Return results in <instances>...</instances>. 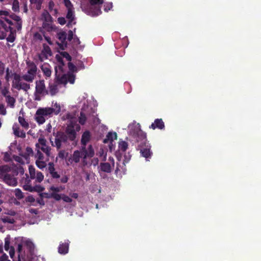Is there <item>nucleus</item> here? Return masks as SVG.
Returning <instances> with one entry per match:
<instances>
[{
  "instance_id": "nucleus-16",
  "label": "nucleus",
  "mask_w": 261,
  "mask_h": 261,
  "mask_svg": "<svg viewBox=\"0 0 261 261\" xmlns=\"http://www.w3.org/2000/svg\"><path fill=\"white\" fill-rule=\"evenodd\" d=\"M41 70L44 75L46 77H50L51 74L50 66L47 63H44L41 66Z\"/></svg>"
},
{
  "instance_id": "nucleus-44",
  "label": "nucleus",
  "mask_w": 261,
  "mask_h": 261,
  "mask_svg": "<svg viewBox=\"0 0 261 261\" xmlns=\"http://www.w3.org/2000/svg\"><path fill=\"white\" fill-rule=\"evenodd\" d=\"M7 114L5 106L3 103H0V114L5 115Z\"/></svg>"
},
{
  "instance_id": "nucleus-55",
  "label": "nucleus",
  "mask_w": 261,
  "mask_h": 261,
  "mask_svg": "<svg viewBox=\"0 0 261 261\" xmlns=\"http://www.w3.org/2000/svg\"><path fill=\"white\" fill-rule=\"evenodd\" d=\"M48 57L44 55L42 52L39 55L38 58L41 62H43L44 60L47 59Z\"/></svg>"
},
{
  "instance_id": "nucleus-58",
  "label": "nucleus",
  "mask_w": 261,
  "mask_h": 261,
  "mask_svg": "<svg viewBox=\"0 0 261 261\" xmlns=\"http://www.w3.org/2000/svg\"><path fill=\"white\" fill-rule=\"evenodd\" d=\"M62 199L65 201V202H72V199L71 198H70L69 196H66V195H63L62 196Z\"/></svg>"
},
{
  "instance_id": "nucleus-6",
  "label": "nucleus",
  "mask_w": 261,
  "mask_h": 261,
  "mask_svg": "<svg viewBox=\"0 0 261 261\" xmlns=\"http://www.w3.org/2000/svg\"><path fill=\"white\" fill-rule=\"evenodd\" d=\"M85 153L84 152L82 147L80 150H76L73 151L68 159V161L70 164L78 163L82 159V164L84 166L87 165V162L85 158Z\"/></svg>"
},
{
  "instance_id": "nucleus-34",
  "label": "nucleus",
  "mask_w": 261,
  "mask_h": 261,
  "mask_svg": "<svg viewBox=\"0 0 261 261\" xmlns=\"http://www.w3.org/2000/svg\"><path fill=\"white\" fill-rule=\"evenodd\" d=\"M15 196L18 199H21L24 195L22 192L19 189H16L14 191Z\"/></svg>"
},
{
  "instance_id": "nucleus-57",
  "label": "nucleus",
  "mask_w": 261,
  "mask_h": 261,
  "mask_svg": "<svg viewBox=\"0 0 261 261\" xmlns=\"http://www.w3.org/2000/svg\"><path fill=\"white\" fill-rule=\"evenodd\" d=\"M73 33L71 30L69 31L68 34H67V38L68 41H70L73 39Z\"/></svg>"
},
{
  "instance_id": "nucleus-17",
  "label": "nucleus",
  "mask_w": 261,
  "mask_h": 261,
  "mask_svg": "<svg viewBox=\"0 0 261 261\" xmlns=\"http://www.w3.org/2000/svg\"><path fill=\"white\" fill-rule=\"evenodd\" d=\"M69 243L65 242L61 243L58 248L59 253L60 254H65L68 251Z\"/></svg>"
},
{
  "instance_id": "nucleus-49",
  "label": "nucleus",
  "mask_w": 261,
  "mask_h": 261,
  "mask_svg": "<svg viewBox=\"0 0 261 261\" xmlns=\"http://www.w3.org/2000/svg\"><path fill=\"white\" fill-rule=\"evenodd\" d=\"M5 65L2 61H0V75H3L4 74L5 70Z\"/></svg>"
},
{
  "instance_id": "nucleus-26",
  "label": "nucleus",
  "mask_w": 261,
  "mask_h": 261,
  "mask_svg": "<svg viewBox=\"0 0 261 261\" xmlns=\"http://www.w3.org/2000/svg\"><path fill=\"white\" fill-rule=\"evenodd\" d=\"M24 245L27 247V249L29 251V254H34V244L29 240H27L24 242Z\"/></svg>"
},
{
  "instance_id": "nucleus-63",
  "label": "nucleus",
  "mask_w": 261,
  "mask_h": 261,
  "mask_svg": "<svg viewBox=\"0 0 261 261\" xmlns=\"http://www.w3.org/2000/svg\"><path fill=\"white\" fill-rule=\"evenodd\" d=\"M58 21L61 25H64L66 22L65 18H64V17H59V18H58Z\"/></svg>"
},
{
  "instance_id": "nucleus-23",
  "label": "nucleus",
  "mask_w": 261,
  "mask_h": 261,
  "mask_svg": "<svg viewBox=\"0 0 261 261\" xmlns=\"http://www.w3.org/2000/svg\"><path fill=\"white\" fill-rule=\"evenodd\" d=\"M82 149L84 153H85V158L87 157H92L94 154V151L93 148H92V146L90 145L88 148V150L86 149V146H82Z\"/></svg>"
},
{
  "instance_id": "nucleus-62",
  "label": "nucleus",
  "mask_w": 261,
  "mask_h": 261,
  "mask_svg": "<svg viewBox=\"0 0 261 261\" xmlns=\"http://www.w3.org/2000/svg\"><path fill=\"white\" fill-rule=\"evenodd\" d=\"M7 40L8 42H13L15 40V37L14 35L11 34H10L7 38Z\"/></svg>"
},
{
  "instance_id": "nucleus-42",
  "label": "nucleus",
  "mask_w": 261,
  "mask_h": 261,
  "mask_svg": "<svg viewBox=\"0 0 261 261\" xmlns=\"http://www.w3.org/2000/svg\"><path fill=\"white\" fill-rule=\"evenodd\" d=\"M3 160L5 162H9L11 160V156L10 153L6 152L4 153Z\"/></svg>"
},
{
  "instance_id": "nucleus-46",
  "label": "nucleus",
  "mask_w": 261,
  "mask_h": 261,
  "mask_svg": "<svg viewBox=\"0 0 261 261\" xmlns=\"http://www.w3.org/2000/svg\"><path fill=\"white\" fill-rule=\"evenodd\" d=\"M10 248V239L7 237L5 239V249L8 251Z\"/></svg>"
},
{
  "instance_id": "nucleus-53",
  "label": "nucleus",
  "mask_w": 261,
  "mask_h": 261,
  "mask_svg": "<svg viewBox=\"0 0 261 261\" xmlns=\"http://www.w3.org/2000/svg\"><path fill=\"white\" fill-rule=\"evenodd\" d=\"M48 166V171H49V173H51V172L55 171V169L54 168V164L53 163H51V162L49 163Z\"/></svg>"
},
{
  "instance_id": "nucleus-37",
  "label": "nucleus",
  "mask_w": 261,
  "mask_h": 261,
  "mask_svg": "<svg viewBox=\"0 0 261 261\" xmlns=\"http://www.w3.org/2000/svg\"><path fill=\"white\" fill-rule=\"evenodd\" d=\"M86 117L85 114L82 111L80 113V116L79 117V120L80 124L83 125L86 121Z\"/></svg>"
},
{
  "instance_id": "nucleus-24",
  "label": "nucleus",
  "mask_w": 261,
  "mask_h": 261,
  "mask_svg": "<svg viewBox=\"0 0 261 261\" xmlns=\"http://www.w3.org/2000/svg\"><path fill=\"white\" fill-rule=\"evenodd\" d=\"M67 14L66 15V18L69 20L68 25H71L72 22L74 18V11L73 9L67 10Z\"/></svg>"
},
{
  "instance_id": "nucleus-50",
  "label": "nucleus",
  "mask_w": 261,
  "mask_h": 261,
  "mask_svg": "<svg viewBox=\"0 0 261 261\" xmlns=\"http://www.w3.org/2000/svg\"><path fill=\"white\" fill-rule=\"evenodd\" d=\"M51 196V198H54L56 200H60L62 197L60 195L57 194L55 192H52Z\"/></svg>"
},
{
  "instance_id": "nucleus-11",
  "label": "nucleus",
  "mask_w": 261,
  "mask_h": 261,
  "mask_svg": "<svg viewBox=\"0 0 261 261\" xmlns=\"http://www.w3.org/2000/svg\"><path fill=\"white\" fill-rule=\"evenodd\" d=\"M60 84L57 82H50L48 85V94L55 95L59 91Z\"/></svg>"
},
{
  "instance_id": "nucleus-41",
  "label": "nucleus",
  "mask_w": 261,
  "mask_h": 261,
  "mask_svg": "<svg viewBox=\"0 0 261 261\" xmlns=\"http://www.w3.org/2000/svg\"><path fill=\"white\" fill-rule=\"evenodd\" d=\"M64 3L67 10L74 9L70 0H64Z\"/></svg>"
},
{
  "instance_id": "nucleus-3",
  "label": "nucleus",
  "mask_w": 261,
  "mask_h": 261,
  "mask_svg": "<svg viewBox=\"0 0 261 261\" xmlns=\"http://www.w3.org/2000/svg\"><path fill=\"white\" fill-rule=\"evenodd\" d=\"M13 80L12 82V87L17 90H22L24 91L27 92L30 89L31 86L29 83L25 81V79L23 77V74L20 75L19 74L14 73L12 74Z\"/></svg>"
},
{
  "instance_id": "nucleus-38",
  "label": "nucleus",
  "mask_w": 261,
  "mask_h": 261,
  "mask_svg": "<svg viewBox=\"0 0 261 261\" xmlns=\"http://www.w3.org/2000/svg\"><path fill=\"white\" fill-rule=\"evenodd\" d=\"M2 220L3 222L4 223H8L10 224H13L15 222L14 219L9 216H7L3 218Z\"/></svg>"
},
{
  "instance_id": "nucleus-35",
  "label": "nucleus",
  "mask_w": 261,
  "mask_h": 261,
  "mask_svg": "<svg viewBox=\"0 0 261 261\" xmlns=\"http://www.w3.org/2000/svg\"><path fill=\"white\" fill-rule=\"evenodd\" d=\"M65 189L64 186H59V187H55V186H51L50 187L49 190L53 192L56 193V192H59L63 190H64Z\"/></svg>"
},
{
  "instance_id": "nucleus-18",
  "label": "nucleus",
  "mask_w": 261,
  "mask_h": 261,
  "mask_svg": "<svg viewBox=\"0 0 261 261\" xmlns=\"http://www.w3.org/2000/svg\"><path fill=\"white\" fill-rule=\"evenodd\" d=\"M33 150L30 147H27L25 148V151L20 154V155L23 157L26 161H28L30 159V157L31 156H33Z\"/></svg>"
},
{
  "instance_id": "nucleus-27",
  "label": "nucleus",
  "mask_w": 261,
  "mask_h": 261,
  "mask_svg": "<svg viewBox=\"0 0 261 261\" xmlns=\"http://www.w3.org/2000/svg\"><path fill=\"white\" fill-rule=\"evenodd\" d=\"M41 52L47 56V57H49L52 55L51 50L50 47L47 45L46 44H44L43 45V49Z\"/></svg>"
},
{
  "instance_id": "nucleus-47",
  "label": "nucleus",
  "mask_w": 261,
  "mask_h": 261,
  "mask_svg": "<svg viewBox=\"0 0 261 261\" xmlns=\"http://www.w3.org/2000/svg\"><path fill=\"white\" fill-rule=\"evenodd\" d=\"M104 10L106 12H108L111 9L113 8V3H106L104 5Z\"/></svg>"
},
{
  "instance_id": "nucleus-8",
  "label": "nucleus",
  "mask_w": 261,
  "mask_h": 261,
  "mask_svg": "<svg viewBox=\"0 0 261 261\" xmlns=\"http://www.w3.org/2000/svg\"><path fill=\"white\" fill-rule=\"evenodd\" d=\"M103 2V0H90V14L93 16H98L100 14L101 11L100 7L99 6L95 5L101 4Z\"/></svg>"
},
{
  "instance_id": "nucleus-7",
  "label": "nucleus",
  "mask_w": 261,
  "mask_h": 261,
  "mask_svg": "<svg viewBox=\"0 0 261 261\" xmlns=\"http://www.w3.org/2000/svg\"><path fill=\"white\" fill-rule=\"evenodd\" d=\"M13 25V22L11 20L8 18H5L3 20L0 18V30L3 29L2 31V35H0V39H3L6 36V33L9 31H11V25Z\"/></svg>"
},
{
  "instance_id": "nucleus-45",
  "label": "nucleus",
  "mask_w": 261,
  "mask_h": 261,
  "mask_svg": "<svg viewBox=\"0 0 261 261\" xmlns=\"http://www.w3.org/2000/svg\"><path fill=\"white\" fill-rule=\"evenodd\" d=\"M1 93L5 98L10 95L9 90L6 87L2 90Z\"/></svg>"
},
{
  "instance_id": "nucleus-59",
  "label": "nucleus",
  "mask_w": 261,
  "mask_h": 261,
  "mask_svg": "<svg viewBox=\"0 0 261 261\" xmlns=\"http://www.w3.org/2000/svg\"><path fill=\"white\" fill-rule=\"evenodd\" d=\"M51 193H42L40 194V196L41 198H51Z\"/></svg>"
},
{
  "instance_id": "nucleus-54",
  "label": "nucleus",
  "mask_w": 261,
  "mask_h": 261,
  "mask_svg": "<svg viewBox=\"0 0 261 261\" xmlns=\"http://www.w3.org/2000/svg\"><path fill=\"white\" fill-rule=\"evenodd\" d=\"M61 55L64 57L65 58L67 61H70L71 60V56L69 55V54L68 53H67V52H62L61 53Z\"/></svg>"
},
{
  "instance_id": "nucleus-60",
  "label": "nucleus",
  "mask_w": 261,
  "mask_h": 261,
  "mask_svg": "<svg viewBox=\"0 0 261 261\" xmlns=\"http://www.w3.org/2000/svg\"><path fill=\"white\" fill-rule=\"evenodd\" d=\"M6 75H5V79L8 82L10 78V69L9 68H7L6 70Z\"/></svg>"
},
{
  "instance_id": "nucleus-56",
  "label": "nucleus",
  "mask_w": 261,
  "mask_h": 261,
  "mask_svg": "<svg viewBox=\"0 0 261 261\" xmlns=\"http://www.w3.org/2000/svg\"><path fill=\"white\" fill-rule=\"evenodd\" d=\"M44 190V188L41 186H39V185L35 186L34 187L33 192L34 191L41 192V191H43Z\"/></svg>"
},
{
  "instance_id": "nucleus-32",
  "label": "nucleus",
  "mask_w": 261,
  "mask_h": 261,
  "mask_svg": "<svg viewBox=\"0 0 261 261\" xmlns=\"http://www.w3.org/2000/svg\"><path fill=\"white\" fill-rule=\"evenodd\" d=\"M18 121L23 127L24 128H28L29 126V123L25 121L23 117L19 116L18 117Z\"/></svg>"
},
{
  "instance_id": "nucleus-61",
  "label": "nucleus",
  "mask_w": 261,
  "mask_h": 261,
  "mask_svg": "<svg viewBox=\"0 0 261 261\" xmlns=\"http://www.w3.org/2000/svg\"><path fill=\"white\" fill-rule=\"evenodd\" d=\"M10 17L13 20H15L16 22H18V21L21 20V19L19 16H17L15 14L11 15L10 16Z\"/></svg>"
},
{
  "instance_id": "nucleus-21",
  "label": "nucleus",
  "mask_w": 261,
  "mask_h": 261,
  "mask_svg": "<svg viewBox=\"0 0 261 261\" xmlns=\"http://www.w3.org/2000/svg\"><path fill=\"white\" fill-rule=\"evenodd\" d=\"M23 261H43V258L40 256H36L35 254H28Z\"/></svg>"
},
{
  "instance_id": "nucleus-52",
  "label": "nucleus",
  "mask_w": 261,
  "mask_h": 261,
  "mask_svg": "<svg viewBox=\"0 0 261 261\" xmlns=\"http://www.w3.org/2000/svg\"><path fill=\"white\" fill-rule=\"evenodd\" d=\"M68 66L70 71H74L76 70V66L71 62L68 63Z\"/></svg>"
},
{
  "instance_id": "nucleus-14",
  "label": "nucleus",
  "mask_w": 261,
  "mask_h": 261,
  "mask_svg": "<svg viewBox=\"0 0 261 261\" xmlns=\"http://www.w3.org/2000/svg\"><path fill=\"white\" fill-rule=\"evenodd\" d=\"M11 167L8 165L0 166V179H3L9 173Z\"/></svg>"
},
{
  "instance_id": "nucleus-10",
  "label": "nucleus",
  "mask_w": 261,
  "mask_h": 261,
  "mask_svg": "<svg viewBox=\"0 0 261 261\" xmlns=\"http://www.w3.org/2000/svg\"><path fill=\"white\" fill-rule=\"evenodd\" d=\"M30 178L35 179L37 182H41L44 179L43 174L38 171H36L35 168L32 166H30L29 168Z\"/></svg>"
},
{
  "instance_id": "nucleus-48",
  "label": "nucleus",
  "mask_w": 261,
  "mask_h": 261,
  "mask_svg": "<svg viewBox=\"0 0 261 261\" xmlns=\"http://www.w3.org/2000/svg\"><path fill=\"white\" fill-rule=\"evenodd\" d=\"M23 189L30 192H33L34 187L31 186V184L23 185Z\"/></svg>"
},
{
  "instance_id": "nucleus-36",
  "label": "nucleus",
  "mask_w": 261,
  "mask_h": 261,
  "mask_svg": "<svg viewBox=\"0 0 261 261\" xmlns=\"http://www.w3.org/2000/svg\"><path fill=\"white\" fill-rule=\"evenodd\" d=\"M36 164L37 166L41 169L44 168L46 166L44 160H36Z\"/></svg>"
},
{
  "instance_id": "nucleus-22",
  "label": "nucleus",
  "mask_w": 261,
  "mask_h": 261,
  "mask_svg": "<svg viewBox=\"0 0 261 261\" xmlns=\"http://www.w3.org/2000/svg\"><path fill=\"white\" fill-rule=\"evenodd\" d=\"M42 27L47 32H51L56 29L55 26L53 24V22H42Z\"/></svg>"
},
{
  "instance_id": "nucleus-4",
  "label": "nucleus",
  "mask_w": 261,
  "mask_h": 261,
  "mask_svg": "<svg viewBox=\"0 0 261 261\" xmlns=\"http://www.w3.org/2000/svg\"><path fill=\"white\" fill-rule=\"evenodd\" d=\"M48 94V90L46 89L44 80L36 81L35 82V91L34 93V99L36 101H40L42 97Z\"/></svg>"
},
{
  "instance_id": "nucleus-5",
  "label": "nucleus",
  "mask_w": 261,
  "mask_h": 261,
  "mask_svg": "<svg viewBox=\"0 0 261 261\" xmlns=\"http://www.w3.org/2000/svg\"><path fill=\"white\" fill-rule=\"evenodd\" d=\"M26 69L27 72L23 74L25 81L28 83H32L36 76L38 69L37 65L33 61L27 60Z\"/></svg>"
},
{
  "instance_id": "nucleus-2",
  "label": "nucleus",
  "mask_w": 261,
  "mask_h": 261,
  "mask_svg": "<svg viewBox=\"0 0 261 261\" xmlns=\"http://www.w3.org/2000/svg\"><path fill=\"white\" fill-rule=\"evenodd\" d=\"M61 106L57 101L53 102L50 107L39 108L35 114V119L39 124H42L46 119L54 115H57L61 111Z\"/></svg>"
},
{
  "instance_id": "nucleus-43",
  "label": "nucleus",
  "mask_w": 261,
  "mask_h": 261,
  "mask_svg": "<svg viewBox=\"0 0 261 261\" xmlns=\"http://www.w3.org/2000/svg\"><path fill=\"white\" fill-rule=\"evenodd\" d=\"M67 155V152L64 150H60L58 153V156L59 158L63 159L65 158Z\"/></svg>"
},
{
  "instance_id": "nucleus-1",
  "label": "nucleus",
  "mask_w": 261,
  "mask_h": 261,
  "mask_svg": "<svg viewBox=\"0 0 261 261\" xmlns=\"http://www.w3.org/2000/svg\"><path fill=\"white\" fill-rule=\"evenodd\" d=\"M78 115L76 113H67L63 115L62 119L68 120L70 124L67 126L65 132L58 131L54 133L50 138L51 145L56 147L57 150L65 148L69 144V141H73L76 138V131L80 129V126L76 124Z\"/></svg>"
},
{
  "instance_id": "nucleus-13",
  "label": "nucleus",
  "mask_w": 261,
  "mask_h": 261,
  "mask_svg": "<svg viewBox=\"0 0 261 261\" xmlns=\"http://www.w3.org/2000/svg\"><path fill=\"white\" fill-rule=\"evenodd\" d=\"M2 180L10 186L14 187L17 185V179L10 173H9Z\"/></svg>"
},
{
  "instance_id": "nucleus-20",
  "label": "nucleus",
  "mask_w": 261,
  "mask_h": 261,
  "mask_svg": "<svg viewBox=\"0 0 261 261\" xmlns=\"http://www.w3.org/2000/svg\"><path fill=\"white\" fill-rule=\"evenodd\" d=\"M41 20L42 22H53V18L49 13L46 10H44L41 16Z\"/></svg>"
},
{
  "instance_id": "nucleus-19",
  "label": "nucleus",
  "mask_w": 261,
  "mask_h": 261,
  "mask_svg": "<svg viewBox=\"0 0 261 261\" xmlns=\"http://www.w3.org/2000/svg\"><path fill=\"white\" fill-rule=\"evenodd\" d=\"M91 135L89 131H85L82 136L81 143L82 146H86V144L90 141Z\"/></svg>"
},
{
  "instance_id": "nucleus-28",
  "label": "nucleus",
  "mask_w": 261,
  "mask_h": 261,
  "mask_svg": "<svg viewBox=\"0 0 261 261\" xmlns=\"http://www.w3.org/2000/svg\"><path fill=\"white\" fill-rule=\"evenodd\" d=\"M109 141H110L111 145H109V148L111 151L112 150V141H113V138H112V134L111 132H110L107 135L106 138L103 140V143H107Z\"/></svg>"
},
{
  "instance_id": "nucleus-39",
  "label": "nucleus",
  "mask_w": 261,
  "mask_h": 261,
  "mask_svg": "<svg viewBox=\"0 0 261 261\" xmlns=\"http://www.w3.org/2000/svg\"><path fill=\"white\" fill-rule=\"evenodd\" d=\"M25 177H23L21 180V182L22 184H24V185H27V184H31V178L30 177H29V176L26 174L25 175Z\"/></svg>"
},
{
  "instance_id": "nucleus-12",
  "label": "nucleus",
  "mask_w": 261,
  "mask_h": 261,
  "mask_svg": "<svg viewBox=\"0 0 261 261\" xmlns=\"http://www.w3.org/2000/svg\"><path fill=\"white\" fill-rule=\"evenodd\" d=\"M74 81L75 75L72 73H69L67 74L63 75L60 80L61 83H63L64 84H66L68 82L73 84H74Z\"/></svg>"
},
{
  "instance_id": "nucleus-64",
  "label": "nucleus",
  "mask_w": 261,
  "mask_h": 261,
  "mask_svg": "<svg viewBox=\"0 0 261 261\" xmlns=\"http://www.w3.org/2000/svg\"><path fill=\"white\" fill-rule=\"evenodd\" d=\"M25 201L30 203L35 202V198L32 196H29L25 198Z\"/></svg>"
},
{
  "instance_id": "nucleus-30",
  "label": "nucleus",
  "mask_w": 261,
  "mask_h": 261,
  "mask_svg": "<svg viewBox=\"0 0 261 261\" xmlns=\"http://www.w3.org/2000/svg\"><path fill=\"white\" fill-rule=\"evenodd\" d=\"M101 169L102 171L106 172H110L111 171V166L108 163H101L100 165Z\"/></svg>"
},
{
  "instance_id": "nucleus-33",
  "label": "nucleus",
  "mask_w": 261,
  "mask_h": 261,
  "mask_svg": "<svg viewBox=\"0 0 261 261\" xmlns=\"http://www.w3.org/2000/svg\"><path fill=\"white\" fill-rule=\"evenodd\" d=\"M43 0H30L32 4L36 5V8L37 10H40L41 8V5Z\"/></svg>"
},
{
  "instance_id": "nucleus-51",
  "label": "nucleus",
  "mask_w": 261,
  "mask_h": 261,
  "mask_svg": "<svg viewBox=\"0 0 261 261\" xmlns=\"http://www.w3.org/2000/svg\"><path fill=\"white\" fill-rule=\"evenodd\" d=\"M54 6H55L54 3L52 1H49V4H48V8H49V10L50 11H54L55 13H57V10L56 9H54Z\"/></svg>"
},
{
  "instance_id": "nucleus-29",
  "label": "nucleus",
  "mask_w": 261,
  "mask_h": 261,
  "mask_svg": "<svg viewBox=\"0 0 261 261\" xmlns=\"http://www.w3.org/2000/svg\"><path fill=\"white\" fill-rule=\"evenodd\" d=\"M57 37L61 43H64L67 38V33L65 32H60L58 33Z\"/></svg>"
},
{
  "instance_id": "nucleus-25",
  "label": "nucleus",
  "mask_w": 261,
  "mask_h": 261,
  "mask_svg": "<svg viewBox=\"0 0 261 261\" xmlns=\"http://www.w3.org/2000/svg\"><path fill=\"white\" fill-rule=\"evenodd\" d=\"M5 100L8 106L11 108H13L14 107L16 100L13 97H12L11 95L7 96V97L5 98Z\"/></svg>"
},
{
  "instance_id": "nucleus-40",
  "label": "nucleus",
  "mask_w": 261,
  "mask_h": 261,
  "mask_svg": "<svg viewBox=\"0 0 261 261\" xmlns=\"http://www.w3.org/2000/svg\"><path fill=\"white\" fill-rule=\"evenodd\" d=\"M12 9L15 12L19 11V2L17 0H14L13 3Z\"/></svg>"
},
{
  "instance_id": "nucleus-15",
  "label": "nucleus",
  "mask_w": 261,
  "mask_h": 261,
  "mask_svg": "<svg viewBox=\"0 0 261 261\" xmlns=\"http://www.w3.org/2000/svg\"><path fill=\"white\" fill-rule=\"evenodd\" d=\"M12 129L14 134L20 138H24L25 137V133L23 130H20L17 124H14Z\"/></svg>"
},
{
  "instance_id": "nucleus-9",
  "label": "nucleus",
  "mask_w": 261,
  "mask_h": 261,
  "mask_svg": "<svg viewBox=\"0 0 261 261\" xmlns=\"http://www.w3.org/2000/svg\"><path fill=\"white\" fill-rule=\"evenodd\" d=\"M47 141L43 138H40L38 140V143L36 144V149L41 150L45 153L47 156H49L50 154V147L47 144Z\"/></svg>"
},
{
  "instance_id": "nucleus-31",
  "label": "nucleus",
  "mask_w": 261,
  "mask_h": 261,
  "mask_svg": "<svg viewBox=\"0 0 261 261\" xmlns=\"http://www.w3.org/2000/svg\"><path fill=\"white\" fill-rule=\"evenodd\" d=\"M36 153L34 155L36 160H44V156L40 150L36 149Z\"/></svg>"
}]
</instances>
